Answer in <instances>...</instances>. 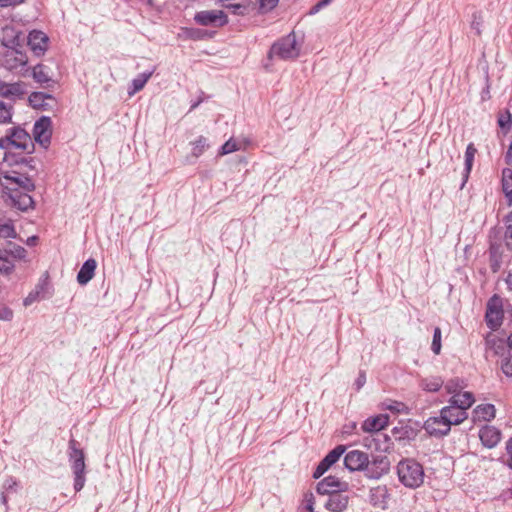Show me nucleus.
Instances as JSON below:
<instances>
[{"instance_id": "nucleus-49", "label": "nucleus", "mask_w": 512, "mask_h": 512, "mask_svg": "<svg viewBox=\"0 0 512 512\" xmlns=\"http://www.w3.org/2000/svg\"><path fill=\"white\" fill-rule=\"evenodd\" d=\"M329 468H330V466L325 465V464H324V461L322 460V461L318 464L317 468L315 469V471H314V473H313V477H314L315 479L320 478V477H321V476H322V475H323V474H324V473H325Z\"/></svg>"}, {"instance_id": "nucleus-42", "label": "nucleus", "mask_w": 512, "mask_h": 512, "mask_svg": "<svg viewBox=\"0 0 512 512\" xmlns=\"http://www.w3.org/2000/svg\"><path fill=\"white\" fill-rule=\"evenodd\" d=\"M431 349L436 355H438L441 351V330L439 327L434 329Z\"/></svg>"}, {"instance_id": "nucleus-21", "label": "nucleus", "mask_w": 512, "mask_h": 512, "mask_svg": "<svg viewBox=\"0 0 512 512\" xmlns=\"http://www.w3.org/2000/svg\"><path fill=\"white\" fill-rule=\"evenodd\" d=\"M221 5L237 16H244L250 11L249 0H221Z\"/></svg>"}, {"instance_id": "nucleus-19", "label": "nucleus", "mask_w": 512, "mask_h": 512, "mask_svg": "<svg viewBox=\"0 0 512 512\" xmlns=\"http://www.w3.org/2000/svg\"><path fill=\"white\" fill-rule=\"evenodd\" d=\"M448 402L450 406L467 412V410L474 404L475 398L471 392L466 391L452 395Z\"/></svg>"}, {"instance_id": "nucleus-34", "label": "nucleus", "mask_w": 512, "mask_h": 512, "mask_svg": "<svg viewBox=\"0 0 512 512\" xmlns=\"http://www.w3.org/2000/svg\"><path fill=\"white\" fill-rule=\"evenodd\" d=\"M346 447L344 445H338L331 450L322 460L325 465L332 466L335 464L340 457L344 454Z\"/></svg>"}, {"instance_id": "nucleus-10", "label": "nucleus", "mask_w": 512, "mask_h": 512, "mask_svg": "<svg viewBox=\"0 0 512 512\" xmlns=\"http://www.w3.org/2000/svg\"><path fill=\"white\" fill-rule=\"evenodd\" d=\"M390 468V461L387 456L379 455L373 458V460L366 466L365 475L370 479H379L386 473Z\"/></svg>"}, {"instance_id": "nucleus-46", "label": "nucleus", "mask_w": 512, "mask_h": 512, "mask_svg": "<svg viewBox=\"0 0 512 512\" xmlns=\"http://www.w3.org/2000/svg\"><path fill=\"white\" fill-rule=\"evenodd\" d=\"M511 122V115L508 112L500 115V117L498 118V124L502 129L509 130L511 127Z\"/></svg>"}, {"instance_id": "nucleus-5", "label": "nucleus", "mask_w": 512, "mask_h": 512, "mask_svg": "<svg viewBox=\"0 0 512 512\" xmlns=\"http://www.w3.org/2000/svg\"><path fill=\"white\" fill-rule=\"evenodd\" d=\"M299 52L296 36L294 33H290L272 45L269 56L281 60H290L298 57Z\"/></svg>"}, {"instance_id": "nucleus-47", "label": "nucleus", "mask_w": 512, "mask_h": 512, "mask_svg": "<svg viewBox=\"0 0 512 512\" xmlns=\"http://www.w3.org/2000/svg\"><path fill=\"white\" fill-rule=\"evenodd\" d=\"M39 295H40V290L39 289L31 291L27 295V297H25V299L23 301L24 306L27 307V306L32 305L34 302H36L39 299Z\"/></svg>"}, {"instance_id": "nucleus-37", "label": "nucleus", "mask_w": 512, "mask_h": 512, "mask_svg": "<svg viewBox=\"0 0 512 512\" xmlns=\"http://www.w3.org/2000/svg\"><path fill=\"white\" fill-rule=\"evenodd\" d=\"M464 388V382L459 378H453L447 381L445 384V389L447 393L454 395L457 393H461V390Z\"/></svg>"}, {"instance_id": "nucleus-16", "label": "nucleus", "mask_w": 512, "mask_h": 512, "mask_svg": "<svg viewBox=\"0 0 512 512\" xmlns=\"http://www.w3.org/2000/svg\"><path fill=\"white\" fill-rule=\"evenodd\" d=\"M28 100L35 109L49 110L56 105V99L52 95L43 92L31 93Z\"/></svg>"}, {"instance_id": "nucleus-51", "label": "nucleus", "mask_w": 512, "mask_h": 512, "mask_svg": "<svg viewBox=\"0 0 512 512\" xmlns=\"http://www.w3.org/2000/svg\"><path fill=\"white\" fill-rule=\"evenodd\" d=\"M505 241L509 248H512V223H506Z\"/></svg>"}, {"instance_id": "nucleus-17", "label": "nucleus", "mask_w": 512, "mask_h": 512, "mask_svg": "<svg viewBox=\"0 0 512 512\" xmlns=\"http://www.w3.org/2000/svg\"><path fill=\"white\" fill-rule=\"evenodd\" d=\"M389 493L385 485H378L370 489L369 501L374 507L385 509L388 504Z\"/></svg>"}, {"instance_id": "nucleus-1", "label": "nucleus", "mask_w": 512, "mask_h": 512, "mask_svg": "<svg viewBox=\"0 0 512 512\" xmlns=\"http://www.w3.org/2000/svg\"><path fill=\"white\" fill-rule=\"evenodd\" d=\"M16 166L17 170H0V186L14 207L27 211L34 203L29 192L35 188L32 179L28 176V171L35 170V166L33 163L26 167Z\"/></svg>"}, {"instance_id": "nucleus-8", "label": "nucleus", "mask_w": 512, "mask_h": 512, "mask_svg": "<svg viewBox=\"0 0 512 512\" xmlns=\"http://www.w3.org/2000/svg\"><path fill=\"white\" fill-rule=\"evenodd\" d=\"M348 490L349 484L347 482L341 481L332 475L325 477L317 484V492L323 495L337 494Z\"/></svg>"}, {"instance_id": "nucleus-38", "label": "nucleus", "mask_w": 512, "mask_h": 512, "mask_svg": "<svg viewBox=\"0 0 512 512\" xmlns=\"http://www.w3.org/2000/svg\"><path fill=\"white\" fill-rule=\"evenodd\" d=\"M279 0H255V3L258 5V10L260 13H267L273 10Z\"/></svg>"}, {"instance_id": "nucleus-41", "label": "nucleus", "mask_w": 512, "mask_h": 512, "mask_svg": "<svg viewBox=\"0 0 512 512\" xmlns=\"http://www.w3.org/2000/svg\"><path fill=\"white\" fill-rule=\"evenodd\" d=\"M20 93V85L19 84H5L0 86V95L4 97H9L13 95H18Z\"/></svg>"}, {"instance_id": "nucleus-30", "label": "nucleus", "mask_w": 512, "mask_h": 512, "mask_svg": "<svg viewBox=\"0 0 512 512\" xmlns=\"http://www.w3.org/2000/svg\"><path fill=\"white\" fill-rule=\"evenodd\" d=\"M18 487L19 483L16 479L9 477L5 480L3 484V491L1 493V502L3 505L7 506L8 494L11 492H17Z\"/></svg>"}, {"instance_id": "nucleus-18", "label": "nucleus", "mask_w": 512, "mask_h": 512, "mask_svg": "<svg viewBox=\"0 0 512 512\" xmlns=\"http://www.w3.org/2000/svg\"><path fill=\"white\" fill-rule=\"evenodd\" d=\"M440 412L442 419H445L450 426L459 425L468 418V412L461 411L450 405L443 407Z\"/></svg>"}, {"instance_id": "nucleus-48", "label": "nucleus", "mask_w": 512, "mask_h": 512, "mask_svg": "<svg viewBox=\"0 0 512 512\" xmlns=\"http://www.w3.org/2000/svg\"><path fill=\"white\" fill-rule=\"evenodd\" d=\"M501 370L507 377H512V361L510 358L502 360Z\"/></svg>"}, {"instance_id": "nucleus-12", "label": "nucleus", "mask_w": 512, "mask_h": 512, "mask_svg": "<svg viewBox=\"0 0 512 512\" xmlns=\"http://www.w3.org/2000/svg\"><path fill=\"white\" fill-rule=\"evenodd\" d=\"M424 429L431 436L441 437L450 432L451 426L445 419H442L440 413L439 416L428 418L424 423Z\"/></svg>"}, {"instance_id": "nucleus-54", "label": "nucleus", "mask_w": 512, "mask_h": 512, "mask_svg": "<svg viewBox=\"0 0 512 512\" xmlns=\"http://www.w3.org/2000/svg\"><path fill=\"white\" fill-rule=\"evenodd\" d=\"M23 2L24 0H0V7L15 6Z\"/></svg>"}, {"instance_id": "nucleus-20", "label": "nucleus", "mask_w": 512, "mask_h": 512, "mask_svg": "<svg viewBox=\"0 0 512 512\" xmlns=\"http://www.w3.org/2000/svg\"><path fill=\"white\" fill-rule=\"evenodd\" d=\"M479 437L484 446L493 448L501 440V432L494 426H485L480 429Z\"/></svg>"}, {"instance_id": "nucleus-29", "label": "nucleus", "mask_w": 512, "mask_h": 512, "mask_svg": "<svg viewBox=\"0 0 512 512\" xmlns=\"http://www.w3.org/2000/svg\"><path fill=\"white\" fill-rule=\"evenodd\" d=\"M2 251L7 252V256H9L13 262L15 260L24 259L27 253L24 247L11 242H9L7 247L2 249Z\"/></svg>"}, {"instance_id": "nucleus-14", "label": "nucleus", "mask_w": 512, "mask_h": 512, "mask_svg": "<svg viewBox=\"0 0 512 512\" xmlns=\"http://www.w3.org/2000/svg\"><path fill=\"white\" fill-rule=\"evenodd\" d=\"M48 36L38 30H33L28 35V45L36 56H42L48 48Z\"/></svg>"}, {"instance_id": "nucleus-25", "label": "nucleus", "mask_w": 512, "mask_h": 512, "mask_svg": "<svg viewBox=\"0 0 512 512\" xmlns=\"http://www.w3.org/2000/svg\"><path fill=\"white\" fill-rule=\"evenodd\" d=\"M348 496L341 493L330 494L325 503V508L332 512H342L347 508Z\"/></svg>"}, {"instance_id": "nucleus-32", "label": "nucleus", "mask_w": 512, "mask_h": 512, "mask_svg": "<svg viewBox=\"0 0 512 512\" xmlns=\"http://www.w3.org/2000/svg\"><path fill=\"white\" fill-rule=\"evenodd\" d=\"M15 268L13 260L7 256V252L0 249V273L3 275H10Z\"/></svg>"}, {"instance_id": "nucleus-3", "label": "nucleus", "mask_w": 512, "mask_h": 512, "mask_svg": "<svg viewBox=\"0 0 512 512\" xmlns=\"http://www.w3.org/2000/svg\"><path fill=\"white\" fill-rule=\"evenodd\" d=\"M399 481L408 488H417L424 481V470L414 459H403L397 465Z\"/></svg>"}, {"instance_id": "nucleus-4", "label": "nucleus", "mask_w": 512, "mask_h": 512, "mask_svg": "<svg viewBox=\"0 0 512 512\" xmlns=\"http://www.w3.org/2000/svg\"><path fill=\"white\" fill-rule=\"evenodd\" d=\"M69 464L74 475V489L79 492L83 489L86 481L85 477V455L82 449L78 447L76 440L69 441Z\"/></svg>"}, {"instance_id": "nucleus-24", "label": "nucleus", "mask_w": 512, "mask_h": 512, "mask_svg": "<svg viewBox=\"0 0 512 512\" xmlns=\"http://www.w3.org/2000/svg\"><path fill=\"white\" fill-rule=\"evenodd\" d=\"M22 34L15 31L13 28L6 27L3 29L1 43L7 50L21 47Z\"/></svg>"}, {"instance_id": "nucleus-27", "label": "nucleus", "mask_w": 512, "mask_h": 512, "mask_svg": "<svg viewBox=\"0 0 512 512\" xmlns=\"http://www.w3.org/2000/svg\"><path fill=\"white\" fill-rule=\"evenodd\" d=\"M154 71H155V68H153L150 71H145L143 73L138 74L132 80L131 86L128 89L129 96H133L137 92L141 91L144 88V86L146 85V83L148 82V80L153 75Z\"/></svg>"}, {"instance_id": "nucleus-6", "label": "nucleus", "mask_w": 512, "mask_h": 512, "mask_svg": "<svg viewBox=\"0 0 512 512\" xmlns=\"http://www.w3.org/2000/svg\"><path fill=\"white\" fill-rule=\"evenodd\" d=\"M503 302L500 296L493 295L487 302L485 321L487 326L492 329H498L503 322Z\"/></svg>"}, {"instance_id": "nucleus-36", "label": "nucleus", "mask_w": 512, "mask_h": 512, "mask_svg": "<svg viewBox=\"0 0 512 512\" xmlns=\"http://www.w3.org/2000/svg\"><path fill=\"white\" fill-rule=\"evenodd\" d=\"M13 107L11 104L0 101V125L11 122Z\"/></svg>"}, {"instance_id": "nucleus-39", "label": "nucleus", "mask_w": 512, "mask_h": 512, "mask_svg": "<svg viewBox=\"0 0 512 512\" xmlns=\"http://www.w3.org/2000/svg\"><path fill=\"white\" fill-rule=\"evenodd\" d=\"M0 237L1 238H15L16 232L14 226L10 222H0Z\"/></svg>"}, {"instance_id": "nucleus-9", "label": "nucleus", "mask_w": 512, "mask_h": 512, "mask_svg": "<svg viewBox=\"0 0 512 512\" xmlns=\"http://www.w3.org/2000/svg\"><path fill=\"white\" fill-rule=\"evenodd\" d=\"M194 20L202 26L219 25L228 23L227 15L221 10H205L195 14Z\"/></svg>"}, {"instance_id": "nucleus-35", "label": "nucleus", "mask_w": 512, "mask_h": 512, "mask_svg": "<svg viewBox=\"0 0 512 512\" xmlns=\"http://www.w3.org/2000/svg\"><path fill=\"white\" fill-rule=\"evenodd\" d=\"M477 150L472 143H470L465 151V179L470 173Z\"/></svg>"}, {"instance_id": "nucleus-13", "label": "nucleus", "mask_w": 512, "mask_h": 512, "mask_svg": "<svg viewBox=\"0 0 512 512\" xmlns=\"http://www.w3.org/2000/svg\"><path fill=\"white\" fill-rule=\"evenodd\" d=\"M345 467L350 471H365L369 464L367 453L360 450L349 451L344 457Z\"/></svg>"}, {"instance_id": "nucleus-57", "label": "nucleus", "mask_w": 512, "mask_h": 512, "mask_svg": "<svg viewBox=\"0 0 512 512\" xmlns=\"http://www.w3.org/2000/svg\"><path fill=\"white\" fill-rule=\"evenodd\" d=\"M506 284L510 290H512V271L509 272L507 278H506Z\"/></svg>"}, {"instance_id": "nucleus-56", "label": "nucleus", "mask_w": 512, "mask_h": 512, "mask_svg": "<svg viewBox=\"0 0 512 512\" xmlns=\"http://www.w3.org/2000/svg\"><path fill=\"white\" fill-rule=\"evenodd\" d=\"M505 160L508 164L512 163V141L506 153Z\"/></svg>"}, {"instance_id": "nucleus-22", "label": "nucleus", "mask_w": 512, "mask_h": 512, "mask_svg": "<svg viewBox=\"0 0 512 512\" xmlns=\"http://www.w3.org/2000/svg\"><path fill=\"white\" fill-rule=\"evenodd\" d=\"M389 422V416L379 414L374 417L367 418L362 424V430L365 432H378L384 429Z\"/></svg>"}, {"instance_id": "nucleus-52", "label": "nucleus", "mask_w": 512, "mask_h": 512, "mask_svg": "<svg viewBox=\"0 0 512 512\" xmlns=\"http://www.w3.org/2000/svg\"><path fill=\"white\" fill-rule=\"evenodd\" d=\"M366 383V375L364 372H360L357 379L355 380V387H356V390H360L364 384Z\"/></svg>"}, {"instance_id": "nucleus-31", "label": "nucleus", "mask_w": 512, "mask_h": 512, "mask_svg": "<svg viewBox=\"0 0 512 512\" xmlns=\"http://www.w3.org/2000/svg\"><path fill=\"white\" fill-rule=\"evenodd\" d=\"M502 189L507 198L512 200V169L502 170Z\"/></svg>"}, {"instance_id": "nucleus-43", "label": "nucleus", "mask_w": 512, "mask_h": 512, "mask_svg": "<svg viewBox=\"0 0 512 512\" xmlns=\"http://www.w3.org/2000/svg\"><path fill=\"white\" fill-rule=\"evenodd\" d=\"M237 150H239V146H238L237 142H235L234 140L230 139V140L226 141L221 146L219 154L220 155H226V154L235 152Z\"/></svg>"}, {"instance_id": "nucleus-15", "label": "nucleus", "mask_w": 512, "mask_h": 512, "mask_svg": "<svg viewBox=\"0 0 512 512\" xmlns=\"http://www.w3.org/2000/svg\"><path fill=\"white\" fill-rule=\"evenodd\" d=\"M33 80L41 86L50 87L53 81V73L50 67L39 63L31 69Z\"/></svg>"}, {"instance_id": "nucleus-11", "label": "nucleus", "mask_w": 512, "mask_h": 512, "mask_svg": "<svg viewBox=\"0 0 512 512\" xmlns=\"http://www.w3.org/2000/svg\"><path fill=\"white\" fill-rule=\"evenodd\" d=\"M4 65L9 70H16L22 68L28 63L27 54L22 51L21 47H16L11 50H7L4 54Z\"/></svg>"}, {"instance_id": "nucleus-58", "label": "nucleus", "mask_w": 512, "mask_h": 512, "mask_svg": "<svg viewBox=\"0 0 512 512\" xmlns=\"http://www.w3.org/2000/svg\"><path fill=\"white\" fill-rule=\"evenodd\" d=\"M507 345L512 349V333L507 338Z\"/></svg>"}, {"instance_id": "nucleus-55", "label": "nucleus", "mask_w": 512, "mask_h": 512, "mask_svg": "<svg viewBox=\"0 0 512 512\" xmlns=\"http://www.w3.org/2000/svg\"><path fill=\"white\" fill-rule=\"evenodd\" d=\"M506 448H507V452H508V455H509L508 464L512 468V438L507 443V447Z\"/></svg>"}, {"instance_id": "nucleus-45", "label": "nucleus", "mask_w": 512, "mask_h": 512, "mask_svg": "<svg viewBox=\"0 0 512 512\" xmlns=\"http://www.w3.org/2000/svg\"><path fill=\"white\" fill-rule=\"evenodd\" d=\"M14 313L11 308H9L5 304H0V320L2 321H11L13 319Z\"/></svg>"}, {"instance_id": "nucleus-23", "label": "nucleus", "mask_w": 512, "mask_h": 512, "mask_svg": "<svg viewBox=\"0 0 512 512\" xmlns=\"http://www.w3.org/2000/svg\"><path fill=\"white\" fill-rule=\"evenodd\" d=\"M97 262L93 258L87 259L77 274V281L80 285H86L95 274Z\"/></svg>"}, {"instance_id": "nucleus-40", "label": "nucleus", "mask_w": 512, "mask_h": 512, "mask_svg": "<svg viewBox=\"0 0 512 512\" xmlns=\"http://www.w3.org/2000/svg\"><path fill=\"white\" fill-rule=\"evenodd\" d=\"M483 24V16L480 11H475L472 14V20L470 23V27L472 30L476 32L477 35H481V26Z\"/></svg>"}, {"instance_id": "nucleus-50", "label": "nucleus", "mask_w": 512, "mask_h": 512, "mask_svg": "<svg viewBox=\"0 0 512 512\" xmlns=\"http://www.w3.org/2000/svg\"><path fill=\"white\" fill-rule=\"evenodd\" d=\"M332 0H319V2L310 9V14L318 13L322 8L329 5Z\"/></svg>"}, {"instance_id": "nucleus-28", "label": "nucleus", "mask_w": 512, "mask_h": 512, "mask_svg": "<svg viewBox=\"0 0 512 512\" xmlns=\"http://www.w3.org/2000/svg\"><path fill=\"white\" fill-rule=\"evenodd\" d=\"M443 384L444 380L440 376H429L420 381V387L426 392H437Z\"/></svg>"}, {"instance_id": "nucleus-60", "label": "nucleus", "mask_w": 512, "mask_h": 512, "mask_svg": "<svg viewBox=\"0 0 512 512\" xmlns=\"http://www.w3.org/2000/svg\"><path fill=\"white\" fill-rule=\"evenodd\" d=\"M506 223H512V211L508 214L506 218Z\"/></svg>"}, {"instance_id": "nucleus-2", "label": "nucleus", "mask_w": 512, "mask_h": 512, "mask_svg": "<svg viewBox=\"0 0 512 512\" xmlns=\"http://www.w3.org/2000/svg\"><path fill=\"white\" fill-rule=\"evenodd\" d=\"M0 149L4 150V162L8 165L30 166L34 163L31 154L35 145L32 136L22 127L14 126L6 130L0 138Z\"/></svg>"}, {"instance_id": "nucleus-7", "label": "nucleus", "mask_w": 512, "mask_h": 512, "mask_svg": "<svg viewBox=\"0 0 512 512\" xmlns=\"http://www.w3.org/2000/svg\"><path fill=\"white\" fill-rule=\"evenodd\" d=\"M51 124L49 117L43 116L38 119L33 127V141L38 142L43 147H47L52 135Z\"/></svg>"}, {"instance_id": "nucleus-26", "label": "nucleus", "mask_w": 512, "mask_h": 512, "mask_svg": "<svg viewBox=\"0 0 512 512\" xmlns=\"http://www.w3.org/2000/svg\"><path fill=\"white\" fill-rule=\"evenodd\" d=\"M495 417V407L492 404L478 405L473 410V421H490Z\"/></svg>"}, {"instance_id": "nucleus-53", "label": "nucleus", "mask_w": 512, "mask_h": 512, "mask_svg": "<svg viewBox=\"0 0 512 512\" xmlns=\"http://www.w3.org/2000/svg\"><path fill=\"white\" fill-rule=\"evenodd\" d=\"M305 509L307 510V512H313L314 511V497L312 494L310 495H306L305 497Z\"/></svg>"}, {"instance_id": "nucleus-59", "label": "nucleus", "mask_w": 512, "mask_h": 512, "mask_svg": "<svg viewBox=\"0 0 512 512\" xmlns=\"http://www.w3.org/2000/svg\"><path fill=\"white\" fill-rule=\"evenodd\" d=\"M200 103H201V100H198V101L194 102V103L191 105L190 110H193V109L197 108V107L199 106V104H200Z\"/></svg>"}, {"instance_id": "nucleus-44", "label": "nucleus", "mask_w": 512, "mask_h": 512, "mask_svg": "<svg viewBox=\"0 0 512 512\" xmlns=\"http://www.w3.org/2000/svg\"><path fill=\"white\" fill-rule=\"evenodd\" d=\"M385 409L390 410L394 413H403L406 412L407 407L404 403L398 401H390L389 403H385Z\"/></svg>"}, {"instance_id": "nucleus-61", "label": "nucleus", "mask_w": 512, "mask_h": 512, "mask_svg": "<svg viewBox=\"0 0 512 512\" xmlns=\"http://www.w3.org/2000/svg\"><path fill=\"white\" fill-rule=\"evenodd\" d=\"M35 240V237H32L29 239V242H33Z\"/></svg>"}, {"instance_id": "nucleus-33", "label": "nucleus", "mask_w": 512, "mask_h": 512, "mask_svg": "<svg viewBox=\"0 0 512 512\" xmlns=\"http://www.w3.org/2000/svg\"><path fill=\"white\" fill-rule=\"evenodd\" d=\"M191 145V154L195 158L200 157L209 147L208 139L204 136H199L195 141L191 142Z\"/></svg>"}]
</instances>
